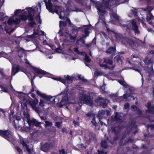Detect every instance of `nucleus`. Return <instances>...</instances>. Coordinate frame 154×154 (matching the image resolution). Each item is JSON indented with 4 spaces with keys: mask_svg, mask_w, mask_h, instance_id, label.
I'll use <instances>...</instances> for the list:
<instances>
[{
    "mask_svg": "<svg viewBox=\"0 0 154 154\" xmlns=\"http://www.w3.org/2000/svg\"><path fill=\"white\" fill-rule=\"evenodd\" d=\"M112 132L114 133L115 135H118L119 132L118 130H117L115 128H112Z\"/></svg>",
    "mask_w": 154,
    "mask_h": 154,
    "instance_id": "obj_42",
    "label": "nucleus"
},
{
    "mask_svg": "<svg viewBox=\"0 0 154 154\" xmlns=\"http://www.w3.org/2000/svg\"><path fill=\"white\" fill-rule=\"evenodd\" d=\"M42 122H38L35 119H33V126H35L36 127H40Z\"/></svg>",
    "mask_w": 154,
    "mask_h": 154,
    "instance_id": "obj_27",
    "label": "nucleus"
},
{
    "mask_svg": "<svg viewBox=\"0 0 154 154\" xmlns=\"http://www.w3.org/2000/svg\"><path fill=\"white\" fill-rule=\"evenodd\" d=\"M20 143L22 145L23 147H26L28 146L26 143V142L23 139L20 140Z\"/></svg>",
    "mask_w": 154,
    "mask_h": 154,
    "instance_id": "obj_33",
    "label": "nucleus"
},
{
    "mask_svg": "<svg viewBox=\"0 0 154 154\" xmlns=\"http://www.w3.org/2000/svg\"><path fill=\"white\" fill-rule=\"evenodd\" d=\"M32 88L31 89V92H33L34 91V90L36 88V87L34 84L33 81H31Z\"/></svg>",
    "mask_w": 154,
    "mask_h": 154,
    "instance_id": "obj_36",
    "label": "nucleus"
},
{
    "mask_svg": "<svg viewBox=\"0 0 154 154\" xmlns=\"http://www.w3.org/2000/svg\"><path fill=\"white\" fill-rule=\"evenodd\" d=\"M0 136L9 142L11 141L13 137L12 132L9 129L5 130H1L0 132Z\"/></svg>",
    "mask_w": 154,
    "mask_h": 154,
    "instance_id": "obj_3",
    "label": "nucleus"
},
{
    "mask_svg": "<svg viewBox=\"0 0 154 154\" xmlns=\"http://www.w3.org/2000/svg\"><path fill=\"white\" fill-rule=\"evenodd\" d=\"M26 61L25 62V63L31 66L32 67L31 69L33 71V72L34 74H38V75H48L49 74L48 72L46 71L42 70L41 69H39L32 66L30 63L28 61L27 59H26Z\"/></svg>",
    "mask_w": 154,
    "mask_h": 154,
    "instance_id": "obj_5",
    "label": "nucleus"
},
{
    "mask_svg": "<svg viewBox=\"0 0 154 154\" xmlns=\"http://www.w3.org/2000/svg\"><path fill=\"white\" fill-rule=\"evenodd\" d=\"M78 78L79 80H81L82 82H87L86 79H84L83 76L81 77V75H78Z\"/></svg>",
    "mask_w": 154,
    "mask_h": 154,
    "instance_id": "obj_48",
    "label": "nucleus"
},
{
    "mask_svg": "<svg viewBox=\"0 0 154 154\" xmlns=\"http://www.w3.org/2000/svg\"><path fill=\"white\" fill-rule=\"evenodd\" d=\"M90 136L91 137H89L88 139L90 142L93 140L95 139L96 138L95 134H93L92 133L90 134Z\"/></svg>",
    "mask_w": 154,
    "mask_h": 154,
    "instance_id": "obj_31",
    "label": "nucleus"
},
{
    "mask_svg": "<svg viewBox=\"0 0 154 154\" xmlns=\"http://www.w3.org/2000/svg\"><path fill=\"white\" fill-rule=\"evenodd\" d=\"M154 73L153 69L152 68V69H149L148 71V73H149V76H152L153 75Z\"/></svg>",
    "mask_w": 154,
    "mask_h": 154,
    "instance_id": "obj_41",
    "label": "nucleus"
},
{
    "mask_svg": "<svg viewBox=\"0 0 154 154\" xmlns=\"http://www.w3.org/2000/svg\"><path fill=\"white\" fill-rule=\"evenodd\" d=\"M146 19L147 21L149 22V23L150 25H152L154 23V16L151 13L149 12L146 16Z\"/></svg>",
    "mask_w": 154,
    "mask_h": 154,
    "instance_id": "obj_11",
    "label": "nucleus"
},
{
    "mask_svg": "<svg viewBox=\"0 0 154 154\" xmlns=\"http://www.w3.org/2000/svg\"><path fill=\"white\" fill-rule=\"evenodd\" d=\"M154 116H149L148 117V119L149 120V121L150 122H153L152 121L153 120V119H154Z\"/></svg>",
    "mask_w": 154,
    "mask_h": 154,
    "instance_id": "obj_60",
    "label": "nucleus"
},
{
    "mask_svg": "<svg viewBox=\"0 0 154 154\" xmlns=\"http://www.w3.org/2000/svg\"><path fill=\"white\" fill-rule=\"evenodd\" d=\"M72 122L75 126H79V122L75 121V120L73 121Z\"/></svg>",
    "mask_w": 154,
    "mask_h": 154,
    "instance_id": "obj_61",
    "label": "nucleus"
},
{
    "mask_svg": "<svg viewBox=\"0 0 154 154\" xmlns=\"http://www.w3.org/2000/svg\"><path fill=\"white\" fill-rule=\"evenodd\" d=\"M27 11L28 14H34L35 15L36 11L35 9L31 8H27Z\"/></svg>",
    "mask_w": 154,
    "mask_h": 154,
    "instance_id": "obj_20",
    "label": "nucleus"
},
{
    "mask_svg": "<svg viewBox=\"0 0 154 154\" xmlns=\"http://www.w3.org/2000/svg\"><path fill=\"white\" fill-rule=\"evenodd\" d=\"M61 122H55V125L58 128L60 129L61 128Z\"/></svg>",
    "mask_w": 154,
    "mask_h": 154,
    "instance_id": "obj_37",
    "label": "nucleus"
},
{
    "mask_svg": "<svg viewBox=\"0 0 154 154\" xmlns=\"http://www.w3.org/2000/svg\"><path fill=\"white\" fill-rule=\"evenodd\" d=\"M47 2L46 0H44L45 2V5L47 9L49 12L53 14L54 13L59 15L58 9L60 8V7L58 5H54L51 3V2L54 3H56L58 2V0H48Z\"/></svg>",
    "mask_w": 154,
    "mask_h": 154,
    "instance_id": "obj_2",
    "label": "nucleus"
},
{
    "mask_svg": "<svg viewBox=\"0 0 154 154\" xmlns=\"http://www.w3.org/2000/svg\"><path fill=\"white\" fill-rule=\"evenodd\" d=\"M4 14L3 13H1L0 12V20L3 21L5 19V18L3 17Z\"/></svg>",
    "mask_w": 154,
    "mask_h": 154,
    "instance_id": "obj_52",
    "label": "nucleus"
},
{
    "mask_svg": "<svg viewBox=\"0 0 154 154\" xmlns=\"http://www.w3.org/2000/svg\"><path fill=\"white\" fill-rule=\"evenodd\" d=\"M27 122L29 125V127H31L32 126H33V119L32 120H31L30 119H29L27 121Z\"/></svg>",
    "mask_w": 154,
    "mask_h": 154,
    "instance_id": "obj_39",
    "label": "nucleus"
},
{
    "mask_svg": "<svg viewBox=\"0 0 154 154\" xmlns=\"http://www.w3.org/2000/svg\"><path fill=\"white\" fill-rule=\"evenodd\" d=\"M131 20L130 21V23L126 24H122L121 26L125 28H126L125 29L127 32H129L131 31Z\"/></svg>",
    "mask_w": 154,
    "mask_h": 154,
    "instance_id": "obj_15",
    "label": "nucleus"
},
{
    "mask_svg": "<svg viewBox=\"0 0 154 154\" xmlns=\"http://www.w3.org/2000/svg\"><path fill=\"white\" fill-rule=\"evenodd\" d=\"M79 99L81 100L84 101L85 103L92 104L93 103V100L91 97L89 95L85 94L84 91H81L79 92Z\"/></svg>",
    "mask_w": 154,
    "mask_h": 154,
    "instance_id": "obj_4",
    "label": "nucleus"
},
{
    "mask_svg": "<svg viewBox=\"0 0 154 154\" xmlns=\"http://www.w3.org/2000/svg\"><path fill=\"white\" fill-rule=\"evenodd\" d=\"M84 27H87L86 28H85L84 29V33L85 34V35H84V37L85 38H86L89 35L90 32L89 30H90V28L88 25H84Z\"/></svg>",
    "mask_w": 154,
    "mask_h": 154,
    "instance_id": "obj_17",
    "label": "nucleus"
},
{
    "mask_svg": "<svg viewBox=\"0 0 154 154\" xmlns=\"http://www.w3.org/2000/svg\"><path fill=\"white\" fill-rule=\"evenodd\" d=\"M145 106L148 108L146 110V112L152 114H154V106L151 105L150 102L148 103Z\"/></svg>",
    "mask_w": 154,
    "mask_h": 154,
    "instance_id": "obj_10",
    "label": "nucleus"
},
{
    "mask_svg": "<svg viewBox=\"0 0 154 154\" xmlns=\"http://www.w3.org/2000/svg\"><path fill=\"white\" fill-rule=\"evenodd\" d=\"M12 21L16 24H18L20 22V19L16 18L15 20H9L8 21V24H11L12 23Z\"/></svg>",
    "mask_w": 154,
    "mask_h": 154,
    "instance_id": "obj_18",
    "label": "nucleus"
},
{
    "mask_svg": "<svg viewBox=\"0 0 154 154\" xmlns=\"http://www.w3.org/2000/svg\"><path fill=\"white\" fill-rule=\"evenodd\" d=\"M0 74L2 76V77H0V79L2 80L4 79H9V77L8 76L6 75L4 72L0 70Z\"/></svg>",
    "mask_w": 154,
    "mask_h": 154,
    "instance_id": "obj_21",
    "label": "nucleus"
},
{
    "mask_svg": "<svg viewBox=\"0 0 154 154\" xmlns=\"http://www.w3.org/2000/svg\"><path fill=\"white\" fill-rule=\"evenodd\" d=\"M106 112L107 113L109 112L108 110H106V111L103 110L99 111L98 112V114L97 117L99 121L101 123H102V122L100 120L102 119L103 116L105 114Z\"/></svg>",
    "mask_w": 154,
    "mask_h": 154,
    "instance_id": "obj_13",
    "label": "nucleus"
},
{
    "mask_svg": "<svg viewBox=\"0 0 154 154\" xmlns=\"http://www.w3.org/2000/svg\"><path fill=\"white\" fill-rule=\"evenodd\" d=\"M84 60L85 62L89 63L91 61V60L89 56L86 54L85 56Z\"/></svg>",
    "mask_w": 154,
    "mask_h": 154,
    "instance_id": "obj_35",
    "label": "nucleus"
},
{
    "mask_svg": "<svg viewBox=\"0 0 154 154\" xmlns=\"http://www.w3.org/2000/svg\"><path fill=\"white\" fill-rule=\"evenodd\" d=\"M133 9L131 10V12L135 16H136L137 14V10L134 8H133Z\"/></svg>",
    "mask_w": 154,
    "mask_h": 154,
    "instance_id": "obj_49",
    "label": "nucleus"
},
{
    "mask_svg": "<svg viewBox=\"0 0 154 154\" xmlns=\"http://www.w3.org/2000/svg\"><path fill=\"white\" fill-rule=\"evenodd\" d=\"M24 116L25 118L27 119V121H28V119H30L29 118V115L28 113H24Z\"/></svg>",
    "mask_w": 154,
    "mask_h": 154,
    "instance_id": "obj_55",
    "label": "nucleus"
},
{
    "mask_svg": "<svg viewBox=\"0 0 154 154\" xmlns=\"http://www.w3.org/2000/svg\"><path fill=\"white\" fill-rule=\"evenodd\" d=\"M63 29H60L59 31L58 32L60 36H63L64 32H63Z\"/></svg>",
    "mask_w": 154,
    "mask_h": 154,
    "instance_id": "obj_50",
    "label": "nucleus"
},
{
    "mask_svg": "<svg viewBox=\"0 0 154 154\" xmlns=\"http://www.w3.org/2000/svg\"><path fill=\"white\" fill-rule=\"evenodd\" d=\"M20 71L22 72L25 73L27 72V69L22 66H20Z\"/></svg>",
    "mask_w": 154,
    "mask_h": 154,
    "instance_id": "obj_44",
    "label": "nucleus"
},
{
    "mask_svg": "<svg viewBox=\"0 0 154 154\" xmlns=\"http://www.w3.org/2000/svg\"><path fill=\"white\" fill-rule=\"evenodd\" d=\"M115 59H116V60L117 62H119L121 60V57L120 56H116L115 57Z\"/></svg>",
    "mask_w": 154,
    "mask_h": 154,
    "instance_id": "obj_62",
    "label": "nucleus"
},
{
    "mask_svg": "<svg viewBox=\"0 0 154 154\" xmlns=\"http://www.w3.org/2000/svg\"><path fill=\"white\" fill-rule=\"evenodd\" d=\"M112 16L113 18L117 20H118L119 19V16L116 14L113 13L112 14Z\"/></svg>",
    "mask_w": 154,
    "mask_h": 154,
    "instance_id": "obj_57",
    "label": "nucleus"
},
{
    "mask_svg": "<svg viewBox=\"0 0 154 154\" xmlns=\"http://www.w3.org/2000/svg\"><path fill=\"white\" fill-rule=\"evenodd\" d=\"M68 100V98L67 94H66L62 97V99L61 100V102L62 103L63 102H67Z\"/></svg>",
    "mask_w": 154,
    "mask_h": 154,
    "instance_id": "obj_29",
    "label": "nucleus"
},
{
    "mask_svg": "<svg viewBox=\"0 0 154 154\" xmlns=\"http://www.w3.org/2000/svg\"><path fill=\"white\" fill-rule=\"evenodd\" d=\"M116 47H115L111 46L108 48L106 51V53L107 54H110L113 56L115 55L116 53Z\"/></svg>",
    "mask_w": 154,
    "mask_h": 154,
    "instance_id": "obj_12",
    "label": "nucleus"
},
{
    "mask_svg": "<svg viewBox=\"0 0 154 154\" xmlns=\"http://www.w3.org/2000/svg\"><path fill=\"white\" fill-rule=\"evenodd\" d=\"M16 149L17 152L20 154L23 153V150L22 149H20L18 146H17L16 148Z\"/></svg>",
    "mask_w": 154,
    "mask_h": 154,
    "instance_id": "obj_46",
    "label": "nucleus"
},
{
    "mask_svg": "<svg viewBox=\"0 0 154 154\" xmlns=\"http://www.w3.org/2000/svg\"><path fill=\"white\" fill-rule=\"evenodd\" d=\"M67 25V23L64 21H60L59 22V27L60 29H64Z\"/></svg>",
    "mask_w": 154,
    "mask_h": 154,
    "instance_id": "obj_24",
    "label": "nucleus"
},
{
    "mask_svg": "<svg viewBox=\"0 0 154 154\" xmlns=\"http://www.w3.org/2000/svg\"><path fill=\"white\" fill-rule=\"evenodd\" d=\"M97 152L98 154H106L107 153L106 152H104L103 149L102 150H97Z\"/></svg>",
    "mask_w": 154,
    "mask_h": 154,
    "instance_id": "obj_54",
    "label": "nucleus"
},
{
    "mask_svg": "<svg viewBox=\"0 0 154 154\" xmlns=\"http://www.w3.org/2000/svg\"><path fill=\"white\" fill-rule=\"evenodd\" d=\"M26 147V149L28 153L31 154L32 153V152L31 149L29 148V146L28 145Z\"/></svg>",
    "mask_w": 154,
    "mask_h": 154,
    "instance_id": "obj_53",
    "label": "nucleus"
},
{
    "mask_svg": "<svg viewBox=\"0 0 154 154\" xmlns=\"http://www.w3.org/2000/svg\"><path fill=\"white\" fill-rule=\"evenodd\" d=\"M103 63L109 64L110 65H112L113 64V61L110 59L104 58Z\"/></svg>",
    "mask_w": 154,
    "mask_h": 154,
    "instance_id": "obj_22",
    "label": "nucleus"
},
{
    "mask_svg": "<svg viewBox=\"0 0 154 154\" xmlns=\"http://www.w3.org/2000/svg\"><path fill=\"white\" fill-rule=\"evenodd\" d=\"M59 154H65V150L62 149L59 150Z\"/></svg>",
    "mask_w": 154,
    "mask_h": 154,
    "instance_id": "obj_64",
    "label": "nucleus"
},
{
    "mask_svg": "<svg viewBox=\"0 0 154 154\" xmlns=\"http://www.w3.org/2000/svg\"><path fill=\"white\" fill-rule=\"evenodd\" d=\"M149 60V59L147 57H146L144 59V62L146 65H148V61Z\"/></svg>",
    "mask_w": 154,
    "mask_h": 154,
    "instance_id": "obj_63",
    "label": "nucleus"
},
{
    "mask_svg": "<svg viewBox=\"0 0 154 154\" xmlns=\"http://www.w3.org/2000/svg\"><path fill=\"white\" fill-rule=\"evenodd\" d=\"M36 36H34V35L32 34L31 35H27L26 36V38H34Z\"/></svg>",
    "mask_w": 154,
    "mask_h": 154,
    "instance_id": "obj_59",
    "label": "nucleus"
},
{
    "mask_svg": "<svg viewBox=\"0 0 154 154\" xmlns=\"http://www.w3.org/2000/svg\"><path fill=\"white\" fill-rule=\"evenodd\" d=\"M20 66L18 64L12 65L11 71V75L14 76L15 74L20 72Z\"/></svg>",
    "mask_w": 154,
    "mask_h": 154,
    "instance_id": "obj_8",
    "label": "nucleus"
},
{
    "mask_svg": "<svg viewBox=\"0 0 154 154\" xmlns=\"http://www.w3.org/2000/svg\"><path fill=\"white\" fill-rule=\"evenodd\" d=\"M25 10H23L22 11L20 9H17L14 11V13L15 15H17L18 14L21 13L23 11H24Z\"/></svg>",
    "mask_w": 154,
    "mask_h": 154,
    "instance_id": "obj_43",
    "label": "nucleus"
},
{
    "mask_svg": "<svg viewBox=\"0 0 154 154\" xmlns=\"http://www.w3.org/2000/svg\"><path fill=\"white\" fill-rule=\"evenodd\" d=\"M91 122L92 124L93 125L96 127L98 125V123L96 122L95 120V116H94L93 117L92 120L91 121Z\"/></svg>",
    "mask_w": 154,
    "mask_h": 154,
    "instance_id": "obj_32",
    "label": "nucleus"
},
{
    "mask_svg": "<svg viewBox=\"0 0 154 154\" xmlns=\"http://www.w3.org/2000/svg\"><path fill=\"white\" fill-rule=\"evenodd\" d=\"M134 140L133 139H131L130 137L128 138V140L125 142L126 143H133Z\"/></svg>",
    "mask_w": 154,
    "mask_h": 154,
    "instance_id": "obj_56",
    "label": "nucleus"
},
{
    "mask_svg": "<svg viewBox=\"0 0 154 154\" xmlns=\"http://www.w3.org/2000/svg\"><path fill=\"white\" fill-rule=\"evenodd\" d=\"M20 17H21L20 19L22 20L25 21L27 20V15H25L24 14H22L20 15Z\"/></svg>",
    "mask_w": 154,
    "mask_h": 154,
    "instance_id": "obj_40",
    "label": "nucleus"
},
{
    "mask_svg": "<svg viewBox=\"0 0 154 154\" xmlns=\"http://www.w3.org/2000/svg\"><path fill=\"white\" fill-rule=\"evenodd\" d=\"M45 127L46 128H51L53 125L52 123L51 122H49L48 121H45Z\"/></svg>",
    "mask_w": 154,
    "mask_h": 154,
    "instance_id": "obj_26",
    "label": "nucleus"
},
{
    "mask_svg": "<svg viewBox=\"0 0 154 154\" xmlns=\"http://www.w3.org/2000/svg\"><path fill=\"white\" fill-rule=\"evenodd\" d=\"M86 38H85L84 35H82V37L79 39V41H80L82 44L85 43V39Z\"/></svg>",
    "mask_w": 154,
    "mask_h": 154,
    "instance_id": "obj_34",
    "label": "nucleus"
},
{
    "mask_svg": "<svg viewBox=\"0 0 154 154\" xmlns=\"http://www.w3.org/2000/svg\"><path fill=\"white\" fill-rule=\"evenodd\" d=\"M53 146V144L52 143L46 142L43 145H41V149L45 152H48Z\"/></svg>",
    "mask_w": 154,
    "mask_h": 154,
    "instance_id": "obj_6",
    "label": "nucleus"
},
{
    "mask_svg": "<svg viewBox=\"0 0 154 154\" xmlns=\"http://www.w3.org/2000/svg\"><path fill=\"white\" fill-rule=\"evenodd\" d=\"M73 78L72 77L70 76L69 75H67L65 79L69 81H72L73 80Z\"/></svg>",
    "mask_w": 154,
    "mask_h": 154,
    "instance_id": "obj_45",
    "label": "nucleus"
},
{
    "mask_svg": "<svg viewBox=\"0 0 154 154\" xmlns=\"http://www.w3.org/2000/svg\"><path fill=\"white\" fill-rule=\"evenodd\" d=\"M38 103V100L37 99L35 98L34 100H33L32 101H29V103L30 104L33 109L34 107H36V105Z\"/></svg>",
    "mask_w": 154,
    "mask_h": 154,
    "instance_id": "obj_16",
    "label": "nucleus"
},
{
    "mask_svg": "<svg viewBox=\"0 0 154 154\" xmlns=\"http://www.w3.org/2000/svg\"><path fill=\"white\" fill-rule=\"evenodd\" d=\"M40 96L47 101H50L52 103L55 102V100L54 99H53V100L52 101L51 100V99L53 98V97L51 96H48L45 94H42Z\"/></svg>",
    "mask_w": 154,
    "mask_h": 154,
    "instance_id": "obj_14",
    "label": "nucleus"
},
{
    "mask_svg": "<svg viewBox=\"0 0 154 154\" xmlns=\"http://www.w3.org/2000/svg\"><path fill=\"white\" fill-rule=\"evenodd\" d=\"M99 65L101 67H104L105 68H107L109 67L106 64H103L102 63H99Z\"/></svg>",
    "mask_w": 154,
    "mask_h": 154,
    "instance_id": "obj_58",
    "label": "nucleus"
},
{
    "mask_svg": "<svg viewBox=\"0 0 154 154\" xmlns=\"http://www.w3.org/2000/svg\"><path fill=\"white\" fill-rule=\"evenodd\" d=\"M116 38L122 44L126 45L128 44L130 47L135 50H137V48L140 45L139 44L137 41H134L131 38L124 37L121 34L117 35Z\"/></svg>",
    "mask_w": 154,
    "mask_h": 154,
    "instance_id": "obj_1",
    "label": "nucleus"
},
{
    "mask_svg": "<svg viewBox=\"0 0 154 154\" xmlns=\"http://www.w3.org/2000/svg\"><path fill=\"white\" fill-rule=\"evenodd\" d=\"M146 127L148 129L150 128V129L151 130H153L154 129V125L151 124L150 125L149 124H148L147 125Z\"/></svg>",
    "mask_w": 154,
    "mask_h": 154,
    "instance_id": "obj_47",
    "label": "nucleus"
},
{
    "mask_svg": "<svg viewBox=\"0 0 154 154\" xmlns=\"http://www.w3.org/2000/svg\"><path fill=\"white\" fill-rule=\"evenodd\" d=\"M102 6L99 5V7H97V9L100 13L101 14H104L106 12V11L104 9H102Z\"/></svg>",
    "mask_w": 154,
    "mask_h": 154,
    "instance_id": "obj_28",
    "label": "nucleus"
},
{
    "mask_svg": "<svg viewBox=\"0 0 154 154\" xmlns=\"http://www.w3.org/2000/svg\"><path fill=\"white\" fill-rule=\"evenodd\" d=\"M28 25L31 27H33L34 25H36V24L34 20L30 21V22L28 23Z\"/></svg>",
    "mask_w": 154,
    "mask_h": 154,
    "instance_id": "obj_38",
    "label": "nucleus"
},
{
    "mask_svg": "<svg viewBox=\"0 0 154 154\" xmlns=\"http://www.w3.org/2000/svg\"><path fill=\"white\" fill-rule=\"evenodd\" d=\"M95 102L96 103H99L100 105L103 108L106 107L107 106L105 100L101 97H98L95 100Z\"/></svg>",
    "mask_w": 154,
    "mask_h": 154,
    "instance_id": "obj_7",
    "label": "nucleus"
},
{
    "mask_svg": "<svg viewBox=\"0 0 154 154\" xmlns=\"http://www.w3.org/2000/svg\"><path fill=\"white\" fill-rule=\"evenodd\" d=\"M53 79L54 80L60 82L64 84L66 82V81L65 79L62 78L60 77L54 78H53Z\"/></svg>",
    "mask_w": 154,
    "mask_h": 154,
    "instance_id": "obj_25",
    "label": "nucleus"
},
{
    "mask_svg": "<svg viewBox=\"0 0 154 154\" xmlns=\"http://www.w3.org/2000/svg\"><path fill=\"white\" fill-rule=\"evenodd\" d=\"M115 120L118 121H122V117L121 115L119 114L117 112H116L115 116Z\"/></svg>",
    "mask_w": 154,
    "mask_h": 154,
    "instance_id": "obj_19",
    "label": "nucleus"
},
{
    "mask_svg": "<svg viewBox=\"0 0 154 154\" xmlns=\"http://www.w3.org/2000/svg\"><path fill=\"white\" fill-rule=\"evenodd\" d=\"M34 15V14H28L27 15V19L29 21L33 20Z\"/></svg>",
    "mask_w": 154,
    "mask_h": 154,
    "instance_id": "obj_30",
    "label": "nucleus"
},
{
    "mask_svg": "<svg viewBox=\"0 0 154 154\" xmlns=\"http://www.w3.org/2000/svg\"><path fill=\"white\" fill-rule=\"evenodd\" d=\"M77 146L79 147L80 148H84L85 149H86V147L85 146H84V144L82 143L78 144L77 145Z\"/></svg>",
    "mask_w": 154,
    "mask_h": 154,
    "instance_id": "obj_51",
    "label": "nucleus"
},
{
    "mask_svg": "<svg viewBox=\"0 0 154 154\" xmlns=\"http://www.w3.org/2000/svg\"><path fill=\"white\" fill-rule=\"evenodd\" d=\"M132 27L131 29L134 31L135 34H139L140 31L138 29V26L134 20H131Z\"/></svg>",
    "mask_w": 154,
    "mask_h": 154,
    "instance_id": "obj_9",
    "label": "nucleus"
},
{
    "mask_svg": "<svg viewBox=\"0 0 154 154\" xmlns=\"http://www.w3.org/2000/svg\"><path fill=\"white\" fill-rule=\"evenodd\" d=\"M100 145L101 147L104 149H106L108 147L107 142L105 140L101 141Z\"/></svg>",
    "mask_w": 154,
    "mask_h": 154,
    "instance_id": "obj_23",
    "label": "nucleus"
}]
</instances>
